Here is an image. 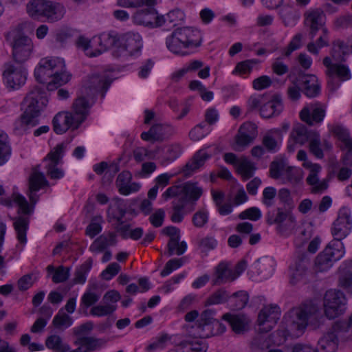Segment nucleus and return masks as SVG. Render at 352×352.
Returning <instances> with one entry per match:
<instances>
[{"mask_svg": "<svg viewBox=\"0 0 352 352\" xmlns=\"http://www.w3.org/2000/svg\"><path fill=\"white\" fill-rule=\"evenodd\" d=\"M335 331L329 332L319 340L318 346L321 352H335L337 350L338 338Z\"/></svg>", "mask_w": 352, "mask_h": 352, "instance_id": "obj_38", "label": "nucleus"}, {"mask_svg": "<svg viewBox=\"0 0 352 352\" xmlns=\"http://www.w3.org/2000/svg\"><path fill=\"white\" fill-rule=\"evenodd\" d=\"M6 37L7 40L11 41L14 61L20 64L25 62L30 58L33 50L32 40L23 33L19 26L8 32Z\"/></svg>", "mask_w": 352, "mask_h": 352, "instance_id": "obj_5", "label": "nucleus"}, {"mask_svg": "<svg viewBox=\"0 0 352 352\" xmlns=\"http://www.w3.org/2000/svg\"><path fill=\"white\" fill-rule=\"evenodd\" d=\"M61 310L54 316L52 324L56 329H65L72 324L73 320L65 313H61Z\"/></svg>", "mask_w": 352, "mask_h": 352, "instance_id": "obj_56", "label": "nucleus"}, {"mask_svg": "<svg viewBox=\"0 0 352 352\" xmlns=\"http://www.w3.org/2000/svg\"><path fill=\"white\" fill-rule=\"evenodd\" d=\"M266 223L268 225L276 224V230L281 234H287L294 228L296 225L295 217L292 211L278 206L267 212Z\"/></svg>", "mask_w": 352, "mask_h": 352, "instance_id": "obj_7", "label": "nucleus"}, {"mask_svg": "<svg viewBox=\"0 0 352 352\" xmlns=\"http://www.w3.org/2000/svg\"><path fill=\"white\" fill-rule=\"evenodd\" d=\"M52 123L54 131L57 134H63L70 129L68 120L65 118L63 112L58 113L54 116Z\"/></svg>", "mask_w": 352, "mask_h": 352, "instance_id": "obj_52", "label": "nucleus"}, {"mask_svg": "<svg viewBox=\"0 0 352 352\" xmlns=\"http://www.w3.org/2000/svg\"><path fill=\"white\" fill-rule=\"evenodd\" d=\"M263 332L258 333L250 342V348L254 352L266 351L271 345L270 337Z\"/></svg>", "mask_w": 352, "mask_h": 352, "instance_id": "obj_43", "label": "nucleus"}, {"mask_svg": "<svg viewBox=\"0 0 352 352\" xmlns=\"http://www.w3.org/2000/svg\"><path fill=\"white\" fill-rule=\"evenodd\" d=\"M74 344L82 348V352H91L100 349L104 342L101 339L94 337L80 336L75 341Z\"/></svg>", "mask_w": 352, "mask_h": 352, "instance_id": "obj_36", "label": "nucleus"}, {"mask_svg": "<svg viewBox=\"0 0 352 352\" xmlns=\"http://www.w3.org/2000/svg\"><path fill=\"white\" fill-rule=\"evenodd\" d=\"M345 253L344 245L340 241H331L316 256V270L324 272L329 270L335 262L342 258Z\"/></svg>", "mask_w": 352, "mask_h": 352, "instance_id": "obj_6", "label": "nucleus"}, {"mask_svg": "<svg viewBox=\"0 0 352 352\" xmlns=\"http://www.w3.org/2000/svg\"><path fill=\"white\" fill-rule=\"evenodd\" d=\"M330 131L336 138L338 147L344 153L341 157L342 165L352 167V136L347 128L342 124H333Z\"/></svg>", "mask_w": 352, "mask_h": 352, "instance_id": "obj_8", "label": "nucleus"}, {"mask_svg": "<svg viewBox=\"0 0 352 352\" xmlns=\"http://www.w3.org/2000/svg\"><path fill=\"white\" fill-rule=\"evenodd\" d=\"M201 32L192 27H182L175 29L166 39V47L175 54L184 56L186 50L201 45Z\"/></svg>", "mask_w": 352, "mask_h": 352, "instance_id": "obj_3", "label": "nucleus"}, {"mask_svg": "<svg viewBox=\"0 0 352 352\" xmlns=\"http://www.w3.org/2000/svg\"><path fill=\"white\" fill-rule=\"evenodd\" d=\"M326 114V107L320 103H310L300 112L301 120L310 126L320 124Z\"/></svg>", "mask_w": 352, "mask_h": 352, "instance_id": "obj_16", "label": "nucleus"}, {"mask_svg": "<svg viewBox=\"0 0 352 352\" xmlns=\"http://www.w3.org/2000/svg\"><path fill=\"white\" fill-rule=\"evenodd\" d=\"M29 222V217L23 215L16 218L13 223L14 230L16 232L17 239L22 244H25L27 242L26 233Z\"/></svg>", "mask_w": 352, "mask_h": 352, "instance_id": "obj_42", "label": "nucleus"}, {"mask_svg": "<svg viewBox=\"0 0 352 352\" xmlns=\"http://www.w3.org/2000/svg\"><path fill=\"white\" fill-rule=\"evenodd\" d=\"M280 316V308L277 305L265 306L258 316L259 331L267 333L275 325Z\"/></svg>", "mask_w": 352, "mask_h": 352, "instance_id": "obj_15", "label": "nucleus"}, {"mask_svg": "<svg viewBox=\"0 0 352 352\" xmlns=\"http://www.w3.org/2000/svg\"><path fill=\"white\" fill-rule=\"evenodd\" d=\"M181 150V146L178 144H170L158 148L159 151H162V164L166 165L176 160L180 155Z\"/></svg>", "mask_w": 352, "mask_h": 352, "instance_id": "obj_39", "label": "nucleus"}, {"mask_svg": "<svg viewBox=\"0 0 352 352\" xmlns=\"http://www.w3.org/2000/svg\"><path fill=\"white\" fill-rule=\"evenodd\" d=\"M26 10L32 19L44 18L51 23L61 19L65 14V8L62 5L50 0H30Z\"/></svg>", "mask_w": 352, "mask_h": 352, "instance_id": "obj_4", "label": "nucleus"}, {"mask_svg": "<svg viewBox=\"0 0 352 352\" xmlns=\"http://www.w3.org/2000/svg\"><path fill=\"white\" fill-rule=\"evenodd\" d=\"M46 346L55 352H65L70 349L68 344L64 343L59 336L52 335L45 340Z\"/></svg>", "mask_w": 352, "mask_h": 352, "instance_id": "obj_48", "label": "nucleus"}, {"mask_svg": "<svg viewBox=\"0 0 352 352\" xmlns=\"http://www.w3.org/2000/svg\"><path fill=\"white\" fill-rule=\"evenodd\" d=\"M210 158V155L206 151L203 149L199 150L182 168L184 175L186 177L191 176L195 172L202 167Z\"/></svg>", "mask_w": 352, "mask_h": 352, "instance_id": "obj_28", "label": "nucleus"}, {"mask_svg": "<svg viewBox=\"0 0 352 352\" xmlns=\"http://www.w3.org/2000/svg\"><path fill=\"white\" fill-rule=\"evenodd\" d=\"M180 237L170 239L167 244V254L168 256L173 254L180 256L183 254L186 249L187 244L185 241L179 242Z\"/></svg>", "mask_w": 352, "mask_h": 352, "instance_id": "obj_47", "label": "nucleus"}, {"mask_svg": "<svg viewBox=\"0 0 352 352\" xmlns=\"http://www.w3.org/2000/svg\"><path fill=\"white\" fill-rule=\"evenodd\" d=\"M172 204L173 212L170 215V220L174 223H180L184 219V208L186 205L177 199L173 201Z\"/></svg>", "mask_w": 352, "mask_h": 352, "instance_id": "obj_54", "label": "nucleus"}, {"mask_svg": "<svg viewBox=\"0 0 352 352\" xmlns=\"http://www.w3.org/2000/svg\"><path fill=\"white\" fill-rule=\"evenodd\" d=\"M92 264L93 259L91 258H89L79 267V268L76 270L74 278L73 280L75 284H83L85 283L87 279L86 274L91 270Z\"/></svg>", "mask_w": 352, "mask_h": 352, "instance_id": "obj_50", "label": "nucleus"}, {"mask_svg": "<svg viewBox=\"0 0 352 352\" xmlns=\"http://www.w3.org/2000/svg\"><path fill=\"white\" fill-rule=\"evenodd\" d=\"M222 319L229 324L232 330L236 334H242L249 329L250 321L244 314L226 313L223 315Z\"/></svg>", "mask_w": 352, "mask_h": 352, "instance_id": "obj_25", "label": "nucleus"}, {"mask_svg": "<svg viewBox=\"0 0 352 352\" xmlns=\"http://www.w3.org/2000/svg\"><path fill=\"white\" fill-rule=\"evenodd\" d=\"M102 217L96 215L91 218L90 223L87 226L85 233L91 238L95 237L102 230Z\"/></svg>", "mask_w": 352, "mask_h": 352, "instance_id": "obj_55", "label": "nucleus"}, {"mask_svg": "<svg viewBox=\"0 0 352 352\" xmlns=\"http://www.w3.org/2000/svg\"><path fill=\"white\" fill-rule=\"evenodd\" d=\"M65 69V61L60 58H45L39 62L34 70L36 80L41 84H46L51 77L58 71Z\"/></svg>", "mask_w": 352, "mask_h": 352, "instance_id": "obj_10", "label": "nucleus"}, {"mask_svg": "<svg viewBox=\"0 0 352 352\" xmlns=\"http://www.w3.org/2000/svg\"><path fill=\"white\" fill-rule=\"evenodd\" d=\"M153 7L150 6L145 9L138 10L133 16L134 22L138 25L153 26L155 14H157Z\"/></svg>", "mask_w": 352, "mask_h": 352, "instance_id": "obj_34", "label": "nucleus"}, {"mask_svg": "<svg viewBox=\"0 0 352 352\" xmlns=\"http://www.w3.org/2000/svg\"><path fill=\"white\" fill-rule=\"evenodd\" d=\"M132 175L129 171H122L118 175L116 181V185L118 192L123 195H129L131 193L138 192L140 188L138 183H131Z\"/></svg>", "mask_w": 352, "mask_h": 352, "instance_id": "obj_24", "label": "nucleus"}, {"mask_svg": "<svg viewBox=\"0 0 352 352\" xmlns=\"http://www.w3.org/2000/svg\"><path fill=\"white\" fill-rule=\"evenodd\" d=\"M283 109V105L280 96H274L271 100L261 106L260 114L264 118H271L279 115Z\"/></svg>", "mask_w": 352, "mask_h": 352, "instance_id": "obj_31", "label": "nucleus"}, {"mask_svg": "<svg viewBox=\"0 0 352 352\" xmlns=\"http://www.w3.org/2000/svg\"><path fill=\"white\" fill-rule=\"evenodd\" d=\"M258 63L259 60L257 59H248L241 61L237 63L232 73L239 74L240 75L249 74L253 67Z\"/></svg>", "mask_w": 352, "mask_h": 352, "instance_id": "obj_59", "label": "nucleus"}, {"mask_svg": "<svg viewBox=\"0 0 352 352\" xmlns=\"http://www.w3.org/2000/svg\"><path fill=\"white\" fill-rule=\"evenodd\" d=\"M323 320L324 317L320 314L318 307L311 302L293 308L289 311L287 320L289 329L281 327L272 333L269 336L271 344H283L288 336L298 338L303 334L309 324L316 325Z\"/></svg>", "mask_w": 352, "mask_h": 352, "instance_id": "obj_1", "label": "nucleus"}, {"mask_svg": "<svg viewBox=\"0 0 352 352\" xmlns=\"http://www.w3.org/2000/svg\"><path fill=\"white\" fill-rule=\"evenodd\" d=\"M230 293L224 288H220L212 292L204 301L205 307L221 305L228 302Z\"/></svg>", "mask_w": 352, "mask_h": 352, "instance_id": "obj_41", "label": "nucleus"}, {"mask_svg": "<svg viewBox=\"0 0 352 352\" xmlns=\"http://www.w3.org/2000/svg\"><path fill=\"white\" fill-rule=\"evenodd\" d=\"M50 186L44 174L40 172V166L37 165L32 168V172L28 177V196L32 205H35L39 199L37 192L45 187Z\"/></svg>", "mask_w": 352, "mask_h": 352, "instance_id": "obj_14", "label": "nucleus"}, {"mask_svg": "<svg viewBox=\"0 0 352 352\" xmlns=\"http://www.w3.org/2000/svg\"><path fill=\"white\" fill-rule=\"evenodd\" d=\"M91 104L85 96L77 98L72 105V110L76 113L83 115L87 118L89 113Z\"/></svg>", "mask_w": 352, "mask_h": 352, "instance_id": "obj_53", "label": "nucleus"}, {"mask_svg": "<svg viewBox=\"0 0 352 352\" xmlns=\"http://www.w3.org/2000/svg\"><path fill=\"white\" fill-rule=\"evenodd\" d=\"M111 82V81L104 76L92 75L88 77V79L85 82L82 93L89 97H91L96 93L102 91V96H104V94L107 91Z\"/></svg>", "mask_w": 352, "mask_h": 352, "instance_id": "obj_18", "label": "nucleus"}, {"mask_svg": "<svg viewBox=\"0 0 352 352\" xmlns=\"http://www.w3.org/2000/svg\"><path fill=\"white\" fill-rule=\"evenodd\" d=\"M249 300V296L247 292L239 291L230 294V298L228 302V305L231 309L240 310L245 307Z\"/></svg>", "mask_w": 352, "mask_h": 352, "instance_id": "obj_46", "label": "nucleus"}, {"mask_svg": "<svg viewBox=\"0 0 352 352\" xmlns=\"http://www.w3.org/2000/svg\"><path fill=\"white\" fill-rule=\"evenodd\" d=\"M331 55L334 60L337 62H345L346 56L349 54V49L352 53V36L347 38L345 43L340 39L336 40L332 43Z\"/></svg>", "mask_w": 352, "mask_h": 352, "instance_id": "obj_30", "label": "nucleus"}, {"mask_svg": "<svg viewBox=\"0 0 352 352\" xmlns=\"http://www.w3.org/2000/svg\"><path fill=\"white\" fill-rule=\"evenodd\" d=\"M186 261V257L169 260L166 263L164 268L162 270L160 275L162 276H166L169 275L173 271L182 267Z\"/></svg>", "mask_w": 352, "mask_h": 352, "instance_id": "obj_60", "label": "nucleus"}, {"mask_svg": "<svg viewBox=\"0 0 352 352\" xmlns=\"http://www.w3.org/2000/svg\"><path fill=\"white\" fill-rule=\"evenodd\" d=\"M306 168L309 169V174L307 177V182L311 186V192L314 194H321L328 188V182L324 179L320 181L318 177V173L321 170V166L318 164L311 162H305Z\"/></svg>", "mask_w": 352, "mask_h": 352, "instance_id": "obj_21", "label": "nucleus"}, {"mask_svg": "<svg viewBox=\"0 0 352 352\" xmlns=\"http://www.w3.org/2000/svg\"><path fill=\"white\" fill-rule=\"evenodd\" d=\"M93 41L98 43L100 46V49L96 50L95 53L87 52V56L93 57L100 55L107 49L116 47L119 50L120 36L117 34L111 33H102L98 37H94Z\"/></svg>", "mask_w": 352, "mask_h": 352, "instance_id": "obj_23", "label": "nucleus"}, {"mask_svg": "<svg viewBox=\"0 0 352 352\" xmlns=\"http://www.w3.org/2000/svg\"><path fill=\"white\" fill-rule=\"evenodd\" d=\"M1 203L8 207L12 206V203H15L19 208V211L21 212L24 215L30 214L32 212L33 208L30 207V205L26 199L18 193H13L12 199L6 198L1 199Z\"/></svg>", "mask_w": 352, "mask_h": 352, "instance_id": "obj_35", "label": "nucleus"}, {"mask_svg": "<svg viewBox=\"0 0 352 352\" xmlns=\"http://www.w3.org/2000/svg\"><path fill=\"white\" fill-rule=\"evenodd\" d=\"M27 107L14 124V131L17 135H21L28 128L35 126L38 124L40 112L48 103V99L45 88L35 86L24 99Z\"/></svg>", "mask_w": 352, "mask_h": 352, "instance_id": "obj_2", "label": "nucleus"}, {"mask_svg": "<svg viewBox=\"0 0 352 352\" xmlns=\"http://www.w3.org/2000/svg\"><path fill=\"white\" fill-rule=\"evenodd\" d=\"M236 169L239 173L241 175L244 180L251 178L254 175V171L256 169L253 163L248 160L245 157L240 158Z\"/></svg>", "mask_w": 352, "mask_h": 352, "instance_id": "obj_49", "label": "nucleus"}, {"mask_svg": "<svg viewBox=\"0 0 352 352\" xmlns=\"http://www.w3.org/2000/svg\"><path fill=\"white\" fill-rule=\"evenodd\" d=\"M3 76L8 86L12 89L19 88L26 80V72L21 65L15 67L12 64H7Z\"/></svg>", "mask_w": 352, "mask_h": 352, "instance_id": "obj_19", "label": "nucleus"}, {"mask_svg": "<svg viewBox=\"0 0 352 352\" xmlns=\"http://www.w3.org/2000/svg\"><path fill=\"white\" fill-rule=\"evenodd\" d=\"M317 132L309 131L303 124H298L294 126L292 130L290 138L294 143L303 145L309 142Z\"/></svg>", "mask_w": 352, "mask_h": 352, "instance_id": "obj_33", "label": "nucleus"}, {"mask_svg": "<svg viewBox=\"0 0 352 352\" xmlns=\"http://www.w3.org/2000/svg\"><path fill=\"white\" fill-rule=\"evenodd\" d=\"M213 276L211 282L213 286L221 285L236 280L233 270L230 269L228 264L224 262H221L215 267Z\"/></svg>", "mask_w": 352, "mask_h": 352, "instance_id": "obj_27", "label": "nucleus"}, {"mask_svg": "<svg viewBox=\"0 0 352 352\" xmlns=\"http://www.w3.org/2000/svg\"><path fill=\"white\" fill-rule=\"evenodd\" d=\"M203 192L202 188L197 183L188 182L183 184L182 196L177 199L186 206L188 204L195 206Z\"/></svg>", "mask_w": 352, "mask_h": 352, "instance_id": "obj_26", "label": "nucleus"}, {"mask_svg": "<svg viewBox=\"0 0 352 352\" xmlns=\"http://www.w3.org/2000/svg\"><path fill=\"white\" fill-rule=\"evenodd\" d=\"M142 47V37L138 33L127 32L120 36L119 50L123 56H135Z\"/></svg>", "mask_w": 352, "mask_h": 352, "instance_id": "obj_17", "label": "nucleus"}, {"mask_svg": "<svg viewBox=\"0 0 352 352\" xmlns=\"http://www.w3.org/2000/svg\"><path fill=\"white\" fill-rule=\"evenodd\" d=\"M321 33L316 42H311L307 45V50L314 54H318L319 50L329 45V31L327 28L320 30Z\"/></svg>", "mask_w": 352, "mask_h": 352, "instance_id": "obj_45", "label": "nucleus"}, {"mask_svg": "<svg viewBox=\"0 0 352 352\" xmlns=\"http://www.w3.org/2000/svg\"><path fill=\"white\" fill-rule=\"evenodd\" d=\"M352 229V219L349 209L342 208L339 210L337 219L334 221L331 234L333 236L332 241H340L346 237Z\"/></svg>", "mask_w": 352, "mask_h": 352, "instance_id": "obj_13", "label": "nucleus"}, {"mask_svg": "<svg viewBox=\"0 0 352 352\" xmlns=\"http://www.w3.org/2000/svg\"><path fill=\"white\" fill-rule=\"evenodd\" d=\"M170 339L171 336H170L168 333H162L161 336L156 338L154 342L147 346L146 351L148 352H152L157 349H162L165 348L166 343L170 341Z\"/></svg>", "mask_w": 352, "mask_h": 352, "instance_id": "obj_64", "label": "nucleus"}, {"mask_svg": "<svg viewBox=\"0 0 352 352\" xmlns=\"http://www.w3.org/2000/svg\"><path fill=\"white\" fill-rule=\"evenodd\" d=\"M304 25L307 28L309 36L313 39L320 30L326 28V15L319 8H311L304 13Z\"/></svg>", "mask_w": 352, "mask_h": 352, "instance_id": "obj_12", "label": "nucleus"}, {"mask_svg": "<svg viewBox=\"0 0 352 352\" xmlns=\"http://www.w3.org/2000/svg\"><path fill=\"white\" fill-rule=\"evenodd\" d=\"M71 75L65 72V69L63 71H58L47 81L46 88L48 91H52L58 87L66 84L69 81Z\"/></svg>", "mask_w": 352, "mask_h": 352, "instance_id": "obj_44", "label": "nucleus"}, {"mask_svg": "<svg viewBox=\"0 0 352 352\" xmlns=\"http://www.w3.org/2000/svg\"><path fill=\"white\" fill-rule=\"evenodd\" d=\"M65 147L63 143L56 145L44 159L47 175L52 179H59L64 176L63 170L58 165L61 162Z\"/></svg>", "mask_w": 352, "mask_h": 352, "instance_id": "obj_11", "label": "nucleus"}, {"mask_svg": "<svg viewBox=\"0 0 352 352\" xmlns=\"http://www.w3.org/2000/svg\"><path fill=\"white\" fill-rule=\"evenodd\" d=\"M124 200L120 198H115L107 209V217L111 219H115L118 223L122 224L123 218L125 216L126 205Z\"/></svg>", "mask_w": 352, "mask_h": 352, "instance_id": "obj_32", "label": "nucleus"}, {"mask_svg": "<svg viewBox=\"0 0 352 352\" xmlns=\"http://www.w3.org/2000/svg\"><path fill=\"white\" fill-rule=\"evenodd\" d=\"M342 62H338L336 65L333 67V69L328 76V85L333 83L334 80V78L336 76L341 81H346L351 78L352 75L351 73V70L349 67L344 64L342 63Z\"/></svg>", "mask_w": 352, "mask_h": 352, "instance_id": "obj_40", "label": "nucleus"}, {"mask_svg": "<svg viewBox=\"0 0 352 352\" xmlns=\"http://www.w3.org/2000/svg\"><path fill=\"white\" fill-rule=\"evenodd\" d=\"M116 238L117 234L113 232L104 233L94 241L89 247V250L96 254L102 252L109 246H113L116 245Z\"/></svg>", "mask_w": 352, "mask_h": 352, "instance_id": "obj_29", "label": "nucleus"}, {"mask_svg": "<svg viewBox=\"0 0 352 352\" xmlns=\"http://www.w3.org/2000/svg\"><path fill=\"white\" fill-rule=\"evenodd\" d=\"M116 309V305H106L93 307L90 310V314L94 316L102 317L111 315Z\"/></svg>", "mask_w": 352, "mask_h": 352, "instance_id": "obj_63", "label": "nucleus"}, {"mask_svg": "<svg viewBox=\"0 0 352 352\" xmlns=\"http://www.w3.org/2000/svg\"><path fill=\"white\" fill-rule=\"evenodd\" d=\"M175 133V129L171 125L156 124L148 131L142 133L141 138L146 141L159 142L168 138Z\"/></svg>", "mask_w": 352, "mask_h": 352, "instance_id": "obj_20", "label": "nucleus"}, {"mask_svg": "<svg viewBox=\"0 0 352 352\" xmlns=\"http://www.w3.org/2000/svg\"><path fill=\"white\" fill-rule=\"evenodd\" d=\"M278 206L285 210L292 211L294 208V202L290 195V191L287 188H281L278 192Z\"/></svg>", "mask_w": 352, "mask_h": 352, "instance_id": "obj_51", "label": "nucleus"}, {"mask_svg": "<svg viewBox=\"0 0 352 352\" xmlns=\"http://www.w3.org/2000/svg\"><path fill=\"white\" fill-rule=\"evenodd\" d=\"M309 142L310 152L317 158L322 159L324 157V153L320 147L321 142L320 135L316 133L315 135H314V137Z\"/></svg>", "mask_w": 352, "mask_h": 352, "instance_id": "obj_62", "label": "nucleus"}, {"mask_svg": "<svg viewBox=\"0 0 352 352\" xmlns=\"http://www.w3.org/2000/svg\"><path fill=\"white\" fill-rule=\"evenodd\" d=\"M208 212L204 208L197 210L192 217V224L198 228H204L208 223Z\"/></svg>", "mask_w": 352, "mask_h": 352, "instance_id": "obj_61", "label": "nucleus"}, {"mask_svg": "<svg viewBox=\"0 0 352 352\" xmlns=\"http://www.w3.org/2000/svg\"><path fill=\"white\" fill-rule=\"evenodd\" d=\"M65 118L68 120L69 128L72 130L77 129L80 125L87 119L83 115L76 113L74 111L63 112Z\"/></svg>", "mask_w": 352, "mask_h": 352, "instance_id": "obj_58", "label": "nucleus"}, {"mask_svg": "<svg viewBox=\"0 0 352 352\" xmlns=\"http://www.w3.org/2000/svg\"><path fill=\"white\" fill-rule=\"evenodd\" d=\"M346 298L343 292L329 289L324 296V314L329 319H334L342 314L346 309Z\"/></svg>", "mask_w": 352, "mask_h": 352, "instance_id": "obj_9", "label": "nucleus"}, {"mask_svg": "<svg viewBox=\"0 0 352 352\" xmlns=\"http://www.w3.org/2000/svg\"><path fill=\"white\" fill-rule=\"evenodd\" d=\"M297 82L300 85L301 91L309 98H314L320 92V85L315 75L305 74L300 76Z\"/></svg>", "mask_w": 352, "mask_h": 352, "instance_id": "obj_22", "label": "nucleus"}, {"mask_svg": "<svg viewBox=\"0 0 352 352\" xmlns=\"http://www.w3.org/2000/svg\"><path fill=\"white\" fill-rule=\"evenodd\" d=\"M182 352H206L207 346L201 341L182 342L179 344Z\"/></svg>", "mask_w": 352, "mask_h": 352, "instance_id": "obj_57", "label": "nucleus"}, {"mask_svg": "<svg viewBox=\"0 0 352 352\" xmlns=\"http://www.w3.org/2000/svg\"><path fill=\"white\" fill-rule=\"evenodd\" d=\"M280 17L285 26H294L300 19L299 12L289 6H284L279 10Z\"/></svg>", "mask_w": 352, "mask_h": 352, "instance_id": "obj_37", "label": "nucleus"}]
</instances>
